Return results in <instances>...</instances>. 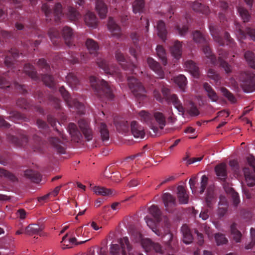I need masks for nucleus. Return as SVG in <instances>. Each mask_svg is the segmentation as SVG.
Segmentation results:
<instances>
[{"label": "nucleus", "instance_id": "4468645a", "mask_svg": "<svg viewBox=\"0 0 255 255\" xmlns=\"http://www.w3.org/2000/svg\"><path fill=\"white\" fill-rule=\"evenodd\" d=\"M50 144L59 153L65 152V143L56 137H50L48 139Z\"/></svg>", "mask_w": 255, "mask_h": 255}, {"label": "nucleus", "instance_id": "72a5a7b5", "mask_svg": "<svg viewBox=\"0 0 255 255\" xmlns=\"http://www.w3.org/2000/svg\"><path fill=\"white\" fill-rule=\"evenodd\" d=\"M24 175L26 178L35 183H38L41 180L40 174L31 169L25 170Z\"/></svg>", "mask_w": 255, "mask_h": 255}, {"label": "nucleus", "instance_id": "3c124183", "mask_svg": "<svg viewBox=\"0 0 255 255\" xmlns=\"http://www.w3.org/2000/svg\"><path fill=\"white\" fill-rule=\"evenodd\" d=\"M238 11L244 22H247L250 20L251 16L247 9L243 7H239Z\"/></svg>", "mask_w": 255, "mask_h": 255}, {"label": "nucleus", "instance_id": "6e6552de", "mask_svg": "<svg viewBox=\"0 0 255 255\" xmlns=\"http://www.w3.org/2000/svg\"><path fill=\"white\" fill-rule=\"evenodd\" d=\"M79 127L82 132L85 139L90 141L93 138V131L90 127V121L88 120L80 119L78 122Z\"/></svg>", "mask_w": 255, "mask_h": 255}, {"label": "nucleus", "instance_id": "79ce46f5", "mask_svg": "<svg viewBox=\"0 0 255 255\" xmlns=\"http://www.w3.org/2000/svg\"><path fill=\"white\" fill-rule=\"evenodd\" d=\"M193 39L196 43L200 45L206 44L207 40L204 34L198 30H196L193 32Z\"/></svg>", "mask_w": 255, "mask_h": 255}, {"label": "nucleus", "instance_id": "ddd939ff", "mask_svg": "<svg viewBox=\"0 0 255 255\" xmlns=\"http://www.w3.org/2000/svg\"><path fill=\"white\" fill-rule=\"evenodd\" d=\"M130 131L135 138H143L145 136L144 129L137 122L132 121L130 123Z\"/></svg>", "mask_w": 255, "mask_h": 255}, {"label": "nucleus", "instance_id": "5fc2aeb1", "mask_svg": "<svg viewBox=\"0 0 255 255\" xmlns=\"http://www.w3.org/2000/svg\"><path fill=\"white\" fill-rule=\"evenodd\" d=\"M156 52L157 56L161 60L163 64L166 65L167 64L166 54L163 47L161 45H157Z\"/></svg>", "mask_w": 255, "mask_h": 255}, {"label": "nucleus", "instance_id": "603ef678", "mask_svg": "<svg viewBox=\"0 0 255 255\" xmlns=\"http://www.w3.org/2000/svg\"><path fill=\"white\" fill-rule=\"evenodd\" d=\"M133 11L134 13H140L143 12L144 7V2L143 0H135L133 2Z\"/></svg>", "mask_w": 255, "mask_h": 255}, {"label": "nucleus", "instance_id": "412c9836", "mask_svg": "<svg viewBox=\"0 0 255 255\" xmlns=\"http://www.w3.org/2000/svg\"><path fill=\"white\" fill-rule=\"evenodd\" d=\"M68 130L73 140L78 142L81 140L82 137V133L74 123H70L69 124Z\"/></svg>", "mask_w": 255, "mask_h": 255}, {"label": "nucleus", "instance_id": "774afa93", "mask_svg": "<svg viewBox=\"0 0 255 255\" xmlns=\"http://www.w3.org/2000/svg\"><path fill=\"white\" fill-rule=\"evenodd\" d=\"M0 176L5 177L12 181H14L16 179L14 174L2 168H0Z\"/></svg>", "mask_w": 255, "mask_h": 255}, {"label": "nucleus", "instance_id": "13d9d810", "mask_svg": "<svg viewBox=\"0 0 255 255\" xmlns=\"http://www.w3.org/2000/svg\"><path fill=\"white\" fill-rule=\"evenodd\" d=\"M175 82L183 90L187 83V80L185 76L179 75L175 78Z\"/></svg>", "mask_w": 255, "mask_h": 255}, {"label": "nucleus", "instance_id": "37998d69", "mask_svg": "<svg viewBox=\"0 0 255 255\" xmlns=\"http://www.w3.org/2000/svg\"><path fill=\"white\" fill-rule=\"evenodd\" d=\"M66 15L69 19L71 21L77 20L80 16L79 12L71 6H68Z\"/></svg>", "mask_w": 255, "mask_h": 255}, {"label": "nucleus", "instance_id": "7c9ffc66", "mask_svg": "<svg viewBox=\"0 0 255 255\" xmlns=\"http://www.w3.org/2000/svg\"><path fill=\"white\" fill-rule=\"evenodd\" d=\"M181 232L183 235V242L186 244H189L193 241V238L190 230L186 225L181 227Z\"/></svg>", "mask_w": 255, "mask_h": 255}, {"label": "nucleus", "instance_id": "ea45409f", "mask_svg": "<svg viewBox=\"0 0 255 255\" xmlns=\"http://www.w3.org/2000/svg\"><path fill=\"white\" fill-rule=\"evenodd\" d=\"M243 172L248 186L253 187L255 185V177L251 172L250 169L248 167H245L243 168Z\"/></svg>", "mask_w": 255, "mask_h": 255}, {"label": "nucleus", "instance_id": "4d7b16f0", "mask_svg": "<svg viewBox=\"0 0 255 255\" xmlns=\"http://www.w3.org/2000/svg\"><path fill=\"white\" fill-rule=\"evenodd\" d=\"M41 78L43 83L47 86L51 88L54 87L55 83L52 76L46 74L42 75Z\"/></svg>", "mask_w": 255, "mask_h": 255}, {"label": "nucleus", "instance_id": "e433bc0d", "mask_svg": "<svg viewBox=\"0 0 255 255\" xmlns=\"http://www.w3.org/2000/svg\"><path fill=\"white\" fill-rule=\"evenodd\" d=\"M171 53L172 56L178 59L181 57L182 54V44L178 40L175 41L173 45L171 47Z\"/></svg>", "mask_w": 255, "mask_h": 255}, {"label": "nucleus", "instance_id": "2f4dec72", "mask_svg": "<svg viewBox=\"0 0 255 255\" xmlns=\"http://www.w3.org/2000/svg\"><path fill=\"white\" fill-rule=\"evenodd\" d=\"M86 24L90 27L96 28L97 25V18L95 14L88 11L86 13L84 17Z\"/></svg>", "mask_w": 255, "mask_h": 255}, {"label": "nucleus", "instance_id": "de8ad7c7", "mask_svg": "<svg viewBox=\"0 0 255 255\" xmlns=\"http://www.w3.org/2000/svg\"><path fill=\"white\" fill-rule=\"evenodd\" d=\"M93 191L98 195L107 196L113 194L112 190L100 186H95L93 188Z\"/></svg>", "mask_w": 255, "mask_h": 255}, {"label": "nucleus", "instance_id": "9b49d317", "mask_svg": "<svg viewBox=\"0 0 255 255\" xmlns=\"http://www.w3.org/2000/svg\"><path fill=\"white\" fill-rule=\"evenodd\" d=\"M162 198L166 210L172 212L176 205L175 198L169 193H164Z\"/></svg>", "mask_w": 255, "mask_h": 255}, {"label": "nucleus", "instance_id": "052dcab7", "mask_svg": "<svg viewBox=\"0 0 255 255\" xmlns=\"http://www.w3.org/2000/svg\"><path fill=\"white\" fill-rule=\"evenodd\" d=\"M36 124L38 128L40 129V131L43 134H46L48 132L49 128L45 122L40 119H38L37 120Z\"/></svg>", "mask_w": 255, "mask_h": 255}, {"label": "nucleus", "instance_id": "aec40b11", "mask_svg": "<svg viewBox=\"0 0 255 255\" xmlns=\"http://www.w3.org/2000/svg\"><path fill=\"white\" fill-rule=\"evenodd\" d=\"M184 66L194 78H199L200 75L199 68L196 64L192 60H187L184 63Z\"/></svg>", "mask_w": 255, "mask_h": 255}, {"label": "nucleus", "instance_id": "a19ab883", "mask_svg": "<svg viewBox=\"0 0 255 255\" xmlns=\"http://www.w3.org/2000/svg\"><path fill=\"white\" fill-rule=\"evenodd\" d=\"M244 57L248 65L255 70V54L253 51L248 50L245 52Z\"/></svg>", "mask_w": 255, "mask_h": 255}, {"label": "nucleus", "instance_id": "680f3d73", "mask_svg": "<svg viewBox=\"0 0 255 255\" xmlns=\"http://www.w3.org/2000/svg\"><path fill=\"white\" fill-rule=\"evenodd\" d=\"M215 239L218 246L226 244L228 243V239L224 234L222 233H216L215 234Z\"/></svg>", "mask_w": 255, "mask_h": 255}, {"label": "nucleus", "instance_id": "864d4df0", "mask_svg": "<svg viewBox=\"0 0 255 255\" xmlns=\"http://www.w3.org/2000/svg\"><path fill=\"white\" fill-rule=\"evenodd\" d=\"M231 232L234 240L237 243L240 242L241 239L242 234L237 229L236 223H233L231 226Z\"/></svg>", "mask_w": 255, "mask_h": 255}, {"label": "nucleus", "instance_id": "c756f323", "mask_svg": "<svg viewBox=\"0 0 255 255\" xmlns=\"http://www.w3.org/2000/svg\"><path fill=\"white\" fill-rule=\"evenodd\" d=\"M86 46L90 54L96 56L99 49V45L93 39L88 38L86 42Z\"/></svg>", "mask_w": 255, "mask_h": 255}, {"label": "nucleus", "instance_id": "9d476101", "mask_svg": "<svg viewBox=\"0 0 255 255\" xmlns=\"http://www.w3.org/2000/svg\"><path fill=\"white\" fill-rule=\"evenodd\" d=\"M19 53L16 49H11L10 51H8L4 57V64L8 68L12 69L14 67L15 61L19 57Z\"/></svg>", "mask_w": 255, "mask_h": 255}, {"label": "nucleus", "instance_id": "6e6d98bb", "mask_svg": "<svg viewBox=\"0 0 255 255\" xmlns=\"http://www.w3.org/2000/svg\"><path fill=\"white\" fill-rule=\"evenodd\" d=\"M115 125L117 130L120 132H126L128 129V124L127 121L122 120L116 122Z\"/></svg>", "mask_w": 255, "mask_h": 255}, {"label": "nucleus", "instance_id": "f704fd0d", "mask_svg": "<svg viewBox=\"0 0 255 255\" xmlns=\"http://www.w3.org/2000/svg\"><path fill=\"white\" fill-rule=\"evenodd\" d=\"M203 46V51L206 56L210 60L211 63L214 65L217 62L216 57L214 54L212 53L211 48L208 44V41L206 44L201 45Z\"/></svg>", "mask_w": 255, "mask_h": 255}, {"label": "nucleus", "instance_id": "2eb2a0df", "mask_svg": "<svg viewBox=\"0 0 255 255\" xmlns=\"http://www.w3.org/2000/svg\"><path fill=\"white\" fill-rule=\"evenodd\" d=\"M62 33L66 45L72 48L75 47V45L73 42L74 33L72 29L69 26H65L63 28Z\"/></svg>", "mask_w": 255, "mask_h": 255}, {"label": "nucleus", "instance_id": "393cba45", "mask_svg": "<svg viewBox=\"0 0 255 255\" xmlns=\"http://www.w3.org/2000/svg\"><path fill=\"white\" fill-rule=\"evenodd\" d=\"M7 139L9 142L18 146H24L28 142V137L24 135H22L20 139L15 136L8 134Z\"/></svg>", "mask_w": 255, "mask_h": 255}, {"label": "nucleus", "instance_id": "338daca9", "mask_svg": "<svg viewBox=\"0 0 255 255\" xmlns=\"http://www.w3.org/2000/svg\"><path fill=\"white\" fill-rule=\"evenodd\" d=\"M221 91L223 95L227 98L229 101L231 102L234 103L236 102V98L233 95V94L231 93L227 88L225 87H222L221 89Z\"/></svg>", "mask_w": 255, "mask_h": 255}, {"label": "nucleus", "instance_id": "4c0bfd02", "mask_svg": "<svg viewBox=\"0 0 255 255\" xmlns=\"http://www.w3.org/2000/svg\"><path fill=\"white\" fill-rule=\"evenodd\" d=\"M23 70L24 73L28 75L31 79L35 81L38 80V77L37 76V72L33 66L29 63L25 64Z\"/></svg>", "mask_w": 255, "mask_h": 255}, {"label": "nucleus", "instance_id": "1a4fd4ad", "mask_svg": "<svg viewBox=\"0 0 255 255\" xmlns=\"http://www.w3.org/2000/svg\"><path fill=\"white\" fill-rule=\"evenodd\" d=\"M115 57L124 70H129L132 73H134V69L136 68V65L132 63H128L124 54L119 50L116 52Z\"/></svg>", "mask_w": 255, "mask_h": 255}, {"label": "nucleus", "instance_id": "39448f33", "mask_svg": "<svg viewBox=\"0 0 255 255\" xmlns=\"http://www.w3.org/2000/svg\"><path fill=\"white\" fill-rule=\"evenodd\" d=\"M210 30L215 41L218 42L220 46H223L225 43L227 45H230L231 46H233L234 45V40L231 37L228 32H225L224 38H223L220 36L219 33L217 32L214 26H210Z\"/></svg>", "mask_w": 255, "mask_h": 255}, {"label": "nucleus", "instance_id": "0e129e2a", "mask_svg": "<svg viewBox=\"0 0 255 255\" xmlns=\"http://www.w3.org/2000/svg\"><path fill=\"white\" fill-rule=\"evenodd\" d=\"M149 212L157 220L159 221L161 216V211L157 206L152 205L149 209Z\"/></svg>", "mask_w": 255, "mask_h": 255}, {"label": "nucleus", "instance_id": "c9c22d12", "mask_svg": "<svg viewBox=\"0 0 255 255\" xmlns=\"http://www.w3.org/2000/svg\"><path fill=\"white\" fill-rule=\"evenodd\" d=\"M194 11L203 14L207 15L209 12V7L198 2L195 1L192 5Z\"/></svg>", "mask_w": 255, "mask_h": 255}, {"label": "nucleus", "instance_id": "dca6fc26", "mask_svg": "<svg viewBox=\"0 0 255 255\" xmlns=\"http://www.w3.org/2000/svg\"><path fill=\"white\" fill-rule=\"evenodd\" d=\"M147 63L150 68L153 70L160 78L162 79L164 78V72L159 63L151 57H148L147 59Z\"/></svg>", "mask_w": 255, "mask_h": 255}, {"label": "nucleus", "instance_id": "a211bd4d", "mask_svg": "<svg viewBox=\"0 0 255 255\" xmlns=\"http://www.w3.org/2000/svg\"><path fill=\"white\" fill-rule=\"evenodd\" d=\"M166 101L168 104H172L179 112L182 114L184 113V108L176 94L169 95L168 97H166Z\"/></svg>", "mask_w": 255, "mask_h": 255}, {"label": "nucleus", "instance_id": "20e7f679", "mask_svg": "<svg viewBox=\"0 0 255 255\" xmlns=\"http://www.w3.org/2000/svg\"><path fill=\"white\" fill-rule=\"evenodd\" d=\"M41 9L44 13L46 17V20H50L52 15L55 17V20L57 22L60 17L63 15L62 12V6L60 2L55 4L53 11H52L46 3L43 4Z\"/></svg>", "mask_w": 255, "mask_h": 255}, {"label": "nucleus", "instance_id": "6ab92c4d", "mask_svg": "<svg viewBox=\"0 0 255 255\" xmlns=\"http://www.w3.org/2000/svg\"><path fill=\"white\" fill-rule=\"evenodd\" d=\"M142 246L148 250H153L157 253L159 254H163V250L161 245L157 243L153 242L150 239H146L143 240L142 242Z\"/></svg>", "mask_w": 255, "mask_h": 255}, {"label": "nucleus", "instance_id": "09e8293b", "mask_svg": "<svg viewBox=\"0 0 255 255\" xmlns=\"http://www.w3.org/2000/svg\"><path fill=\"white\" fill-rule=\"evenodd\" d=\"M67 84L73 89L75 88L79 81L74 74L70 73L66 77Z\"/></svg>", "mask_w": 255, "mask_h": 255}, {"label": "nucleus", "instance_id": "a18cd8bd", "mask_svg": "<svg viewBox=\"0 0 255 255\" xmlns=\"http://www.w3.org/2000/svg\"><path fill=\"white\" fill-rule=\"evenodd\" d=\"M154 118L159 125V128L162 129L166 125L165 117L162 113L156 112L154 113Z\"/></svg>", "mask_w": 255, "mask_h": 255}, {"label": "nucleus", "instance_id": "c03bdc74", "mask_svg": "<svg viewBox=\"0 0 255 255\" xmlns=\"http://www.w3.org/2000/svg\"><path fill=\"white\" fill-rule=\"evenodd\" d=\"M99 129L102 141H108L109 139V131L107 125L104 123H101L99 126Z\"/></svg>", "mask_w": 255, "mask_h": 255}, {"label": "nucleus", "instance_id": "b1692460", "mask_svg": "<svg viewBox=\"0 0 255 255\" xmlns=\"http://www.w3.org/2000/svg\"><path fill=\"white\" fill-rule=\"evenodd\" d=\"M177 197L180 204H186L188 203L189 195L184 187L182 185H179L177 187Z\"/></svg>", "mask_w": 255, "mask_h": 255}, {"label": "nucleus", "instance_id": "bf43d9fd", "mask_svg": "<svg viewBox=\"0 0 255 255\" xmlns=\"http://www.w3.org/2000/svg\"><path fill=\"white\" fill-rule=\"evenodd\" d=\"M33 140L34 142V144L33 145V148L34 151H40L41 150L42 145L43 144V141L39 136L34 135L33 137Z\"/></svg>", "mask_w": 255, "mask_h": 255}, {"label": "nucleus", "instance_id": "423d86ee", "mask_svg": "<svg viewBox=\"0 0 255 255\" xmlns=\"http://www.w3.org/2000/svg\"><path fill=\"white\" fill-rule=\"evenodd\" d=\"M97 63L99 68L102 69L106 74L121 78V74L119 71V69L113 65H110L105 60L98 59Z\"/></svg>", "mask_w": 255, "mask_h": 255}, {"label": "nucleus", "instance_id": "49530a36", "mask_svg": "<svg viewBox=\"0 0 255 255\" xmlns=\"http://www.w3.org/2000/svg\"><path fill=\"white\" fill-rule=\"evenodd\" d=\"M215 199V194L214 192L213 188L209 187L208 188L207 190V193L205 197V201L207 206L209 208H211L212 205V203Z\"/></svg>", "mask_w": 255, "mask_h": 255}, {"label": "nucleus", "instance_id": "f03ea898", "mask_svg": "<svg viewBox=\"0 0 255 255\" xmlns=\"http://www.w3.org/2000/svg\"><path fill=\"white\" fill-rule=\"evenodd\" d=\"M128 87L133 95L137 99L145 96L146 90L141 83L133 77L128 78Z\"/></svg>", "mask_w": 255, "mask_h": 255}, {"label": "nucleus", "instance_id": "f257e3e1", "mask_svg": "<svg viewBox=\"0 0 255 255\" xmlns=\"http://www.w3.org/2000/svg\"><path fill=\"white\" fill-rule=\"evenodd\" d=\"M90 80L92 87L98 97L100 98L106 97L109 100L114 98L112 87L107 81L97 79L94 76H91Z\"/></svg>", "mask_w": 255, "mask_h": 255}, {"label": "nucleus", "instance_id": "8fccbe9b", "mask_svg": "<svg viewBox=\"0 0 255 255\" xmlns=\"http://www.w3.org/2000/svg\"><path fill=\"white\" fill-rule=\"evenodd\" d=\"M144 220L149 228H150L157 236H160V232L156 228V222L152 219L147 216L145 217Z\"/></svg>", "mask_w": 255, "mask_h": 255}, {"label": "nucleus", "instance_id": "473e14b6", "mask_svg": "<svg viewBox=\"0 0 255 255\" xmlns=\"http://www.w3.org/2000/svg\"><path fill=\"white\" fill-rule=\"evenodd\" d=\"M121 246L122 249V255H126V250H127L128 255H132V247L130 246L128 239V237H124L120 240Z\"/></svg>", "mask_w": 255, "mask_h": 255}, {"label": "nucleus", "instance_id": "5701e85b", "mask_svg": "<svg viewBox=\"0 0 255 255\" xmlns=\"http://www.w3.org/2000/svg\"><path fill=\"white\" fill-rule=\"evenodd\" d=\"M108 27L112 34L117 37H120L122 34L120 26L116 23L112 17H109L108 23Z\"/></svg>", "mask_w": 255, "mask_h": 255}, {"label": "nucleus", "instance_id": "e2e57ef3", "mask_svg": "<svg viewBox=\"0 0 255 255\" xmlns=\"http://www.w3.org/2000/svg\"><path fill=\"white\" fill-rule=\"evenodd\" d=\"M208 77L213 80L216 84H218L221 79L220 75L213 69H209L207 72Z\"/></svg>", "mask_w": 255, "mask_h": 255}, {"label": "nucleus", "instance_id": "f8f14e48", "mask_svg": "<svg viewBox=\"0 0 255 255\" xmlns=\"http://www.w3.org/2000/svg\"><path fill=\"white\" fill-rule=\"evenodd\" d=\"M218 50L219 54L218 62L227 73H230L232 72L231 66L225 61V59L227 57L228 53L222 48H219Z\"/></svg>", "mask_w": 255, "mask_h": 255}, {"label": "nucleus", "instance_id": "0eeeda50", "mask_svg": "<svg viewBox=\"0 0 255 255\" xmlns=\"http://www.w3.org/2000/svg\"><path fill=\"white\" fill-rule=\"evenodd\" d=\"M242 86L246 92L249 93L255 91V74H245Z\"/></svg>", "mask_w": 255, "mask_h": 255}, {"label": "nucleus", "instance_id": "69168bd1", "mask_svg": "<svg viewBox=\"0 0 255 255\" xmlns=\"http://www.w3.org/2000/svg\"><path fill=\"white\" fill-rule=\"evenodd\" d=\"M48 34L51 41L53 43H56L57 40L59 38V32L54 28H50L48 30Z\"/></svg>", "mask_w": 255, "mask_h": 255}, {"label": "nucleus", "instance_id": "a878e982", "mask_svg": "<svg viewBox=\"0 0 255 255\" xmlns=\"http://www.w3.org/2000/svg\"><path fill=\"white\" fill-rule=\"evenodd\" d=\"M42 230L43 228L38 225L30 224L26 228L24 233L29 236L37 234L42 236L43 235Z\"/></svg>", "mask_w": 255, "mask_h": 255}, {"label": "nucleus", "instance_id": "cd10ccee", "mask_svg": "<svg viewBox=\"0 0 255 255\" xmlns=\"http://www.w3.org/2000/svg\"><path fill=\"white\" fill-rule=\"evenodd\" d=\"M236 28L241 38H245L246 34H247L250 37V39L252 40L255 42V29L248 27L246 28V32H245L241 28L239 24L237 25Z\"/></svg>", "mask_w": 255, "mask_h": 255}, {"label": "nucleus", "instance_id": "58836bf2", "mask_svg": "<svg viewBox=\"0 0 255 255\" xmlns=\"http://www.w3.org/2000/svg\"><path fill=\"white\" fill-rule=\"evenodd\" d=\"M157 34L159 37L163 41H165L167 34V31L165 27V23L162 20H159L157 24Z\"/></svg>", "mask_w": 255, "mask_h": 255}, {"label": "nucleus", "instance_id": "bb28decb", "mask_svg": "<svg viewBox=\"0 0 255 255\" xmlns=\"http://www.w3.org/2000/svg\"><path fill=\"white\" fill-rule=\"evenodd\" d=\"M96 9L102 19L105 18L108 12V7L105 2L101 0H97L96 2Z\"/></svg>", "mask_w": 255, "mask_h": 255}, {"label": "nucleus", "instance_id": "4be33fe9", "mask_svg": "<svg viewBox=\"0 0 255 255\" xmlns=\"http://www.w3.org/2000/svg\"><path fill=\"white\" fill-rule=\"evenodd\" d=\"M215 170L217 176L219 178L225 181L227 177V165L224 163H220L215 167Z\"/></svg>", "mask_w": 255, "mask_h": 255}, {"label": "nucleus", "instance_id": "7ed1b4c3", "mask_svg": "<svg viewBox=\"0 0 255 255\" xmlns=\"http://www.w3.org/2000/svg\"><path fill=\"white\" fill-rule=\"evenodd\" d=\"M59 91L64 100L70 108H75L81 114L84 113L85 108L84 105L78 101L76 99H72L70 97L69 92L63 86L60 87Z\"/></svg>", "mask_w": 255, "mask_h": 255}, {"label": "nucleus", "instance_id": "c85d7f7f", "mask_svg": "<svg viewBox=\"0 0 255 255\" xmlns=\"http://www.w3.org/2000/svg\"><path fill=\"white\" fill-rule=\"evenodd\" d=\"M203 87L207 93L208 98L212 102L217 101L219 98L218 96L212 86L208 83L205 82L203 83Z\"/></svg>", "mask_w": 255, "mask_h": 255}, {"label": "nucleus", "instance_id": "f3484780", "mask_svg": "<svg viewBox=\"0 0 255 255\" xmlns=\"http://www.w3.org/2000/svg\"><path fill=\"white\" fill-rule=\"evenodd\" d=\"M139 116L140 117V120L143 122L147 123L148 125L150 126L151 129L153 130L154 132L157 133L158 130V128L157 126H154L152 124V121L153 120V118L152 116L149 114V113L145 111H141L139 114Z\"/></svg>", "mask_w": 255, "mask_h": 255}]
</instances>
